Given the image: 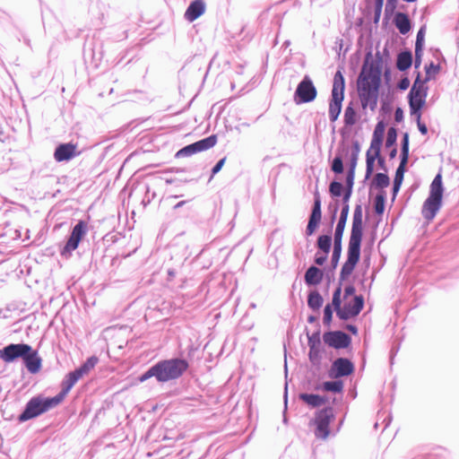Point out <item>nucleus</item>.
Here are the masks:
<instances>
[{
	"mask_svg": "<svg viewBox=\"0 0 459 459\" xmlns=\"http://www.w3.org/2000/svg\"><path fill=\"white\" fill-rule=\"evenodd\" d=\"M355 172L347 171L345 183L334 178L329 184L328 193L331 198H342V210L350 212V200L352 196Z\"/></svg>",
	"mask_w": 459,
	"mask_h": 459,
	"instance_id": "obj_6",
	"label": "nucleus"
},
{
	"mask_svg": "<svg viewBox=\"0 0 459 459\" xmlns=\"http://www.w3.org/2000/svg\"><path fill=\"white\" fill-rule=\"evenodd\" d=\"M338 308L326 303L323 308V325L330 328L333 324V313L337 314Z\"/></svg>",
	"mask_w": 459,
	"mask_h": 459,
	"instance_id": "obj_41",
	"label": "nucleus"
},
{
	"mask_svg": "<svg viewBox=\"0 0 459 459\" xmlns=\"http://www.w3.org/2000/svg\"><path fill=\"white\" fill-rule=\"evenodd\" d=\"M80 154L81 152L78 151L77 143L68 142L56 144L53 157L56 162H68Z\"/></svg>",
	"mask_w": 459,
	"mask_h": 459,
	"instance_id": "obj_23",
	"label": "nucleus"
},
{
	"mask_svg": "<svg viewBox=\"0 0 459 459\" xmlns=\"http://www.w3.org/2000/svg\"><path fill=\"white\" fill-rule=\"evenodd\" d=\"M386 203V193L383 191L376 198L375 212L377 215H382L385 212Z\"/></svg>",
	"mask_w": 459,
	"mask_h": 459,
	"instance_id": "obj_46",
	"label": "nucleus"
},
{
	"mask_svg": "<svg viewBox=\"0 0 459 459\" xmlns=\"http://www.w3.org/2000/svg\"><path fill=\"white\" fill-rule=\"evenodd\" d=\"M88 232V224L83 220H79L71 229L66 239L60 245V255L64 258L72 256L73 252L77 249L81 241L85 238Z\"/></svg>",
	"mask_w": 459,
	"mask_h": 459,
	"instance_id": "obj_8",
	"label": "nucleus"
},
{
	"mask_svg": "<svg viewBox=\"0 0 459 459\" xmlns=\"http://www.w3.org/2000/svg\"><path fill=\"white\" fill-rule=\"evenodd\" d=\"M349 212H345L344 211H341V213L339 215L334 233H332V255H331V260L330 264L333 265V269H336L339 261L342 255V236L344 233L346 222L348 220Z\"/></svg>",
	"mask_w": 459,
	"mask_h": 459,
	"instance_id": "obj_12",
	"label": "nucleus"
},
{
	"mask_svg": "<svg viewBox=\"0 0 459 459\" xmlns=\"http://www.w3.org/2000/svg\"><path fill=\"white\" fill-rule=\"evenodd\" d=\"M218 141L217 134H211L207 137L202 138L195 143L185 145L180 148L176 153L175 158L190 157L194 154L205 152L216 145Z\"/></svg>",
	"mask_w": 459,
	"mask_h": 459,
	"instance_id": "obj_16",
	"label": "nucleus"
},
{
	"mask_svg": "<svg viewBox=\"0 0 459 459\" xmlns=\"http://www.w3.org/2000/svg\"><path fill=\"white\" fill-rule=\"evenodd\" d=\"M424 70L426 74L425 82H429L441 71V65L430 61L429 64L425 65Z\"/></svg>",
	"mask_w": 459,
	"mask_h": 459,
	"instance_id": "obj_43",
	"label": "nucleus"
},
{
	"mask_svg": "<svg viewBox=\"0 0 459 459\" xmlns=\"http://www.w3.org/2000/svg\"><path fill=\"white\" fill-rule=\"evenodd\" d=\"M307 357L311 365L320 370L322 366L323 355L325 352L324 345H308Z\"/></svg>",
	"mask_w": 459,
	"mask_h": 459,
	"instance_id": "obj_33",
	"label": "nucleus"
},
{
	"mask_svg": "<svg viewBox=\"0 0 459 459\" xmlns=\"http://www.w3.org/2000/svg\"><path fill=\"white\" fill-rule=\"evenodd\" d=\"M314 391H326L333 394H342L344 391V382L342 379L316 382L312 385Z\"/></svg>",
	"mask_w": 459,
	"mask_h": 459,
	"instance_id": "obj_30",
	"label": "nucleus"
},
{
	"mask_svg": "<svg viewBox=\"0 0 459 459\" xmlns=\"http://www.w3.org/2000/svg\"><path fill=\"white\" fill-rule=\"evenodd\" d=\"M383 4L384 0H374V15L377 22L380 19Z\"/></svg>",
	"mask_w": 459,
	"mask_h": 459,
	"instance_id": "obj_58",
	"label": "nucleus"
},
{
	"mask_svg": "<svg viewBox=\"0 0 459 459\" xmlns=\"http://www.w3.org/2000/svg\"><path fill=\"white\" fill-rule=\"evenodd\" d=\"M380 91V88L357 84L358 96L363 110L368 108L369 102L376 95V91Z\"/></svg>",
	"mask_w": 459,
	"mask_h": 459,
	"instance_id": "obj_31",
	"label": "nucleus"
},
{
	"mask_svg": "<svg viewBox=\"0 0 459 459\" xmlns=\"http://www.w3.org/2000/svg\"><path fill=\"white\" fill-rule=\"evenodd\" d=\"M410 155V135L408 132L403 133L401 140L400 163L407 164Z\"/></svg>",
	"mask_w": 459,
	"mask_h": 459,
	"instance_id": "obj_39",
	"label": "nucleus"
},
{
	"mask_svg": "<svg viewBox=\"0 0 459 459\" xmlns=\"http://www.w3.org/2000/svg\"><path fill=\"white\" fill-rule=\"evenodd\" d=\"M305 332L307 336V345H323V335L321 336V326L318 325V327L312 333H309V330L306 327Z\"/></svg>",
	"mask_w": 459,
	"mask_h": 459,
	"instance_id": "obj_42",
	"label": "nucleus"
},
{
	"mask_svg": "<svg viewBox=\"0 0 459 459\" xmlns=\"http://www.w3.org/2000/svg\"><path fill=\"white\" fill-rule=\"evenodd\" d=\"M394 24L402 35L408 34L412 29V23L405 13H395Z\"/></svg>",
	"mask_w": 459,
	"mask_h": 459,
	"instance_id": "obj_36",
	"label": "nucleus"
},
{
	"mask_svg": "<svg viewBox=\"0 0 459 459\" xmlns=\"http://www.w3.org/2000/svg\"><path fill=\"white\" fill-rule=\"evenodd\" d=\"M198 345H195L191 340H189V344L186 347V354L184 356V359H188L190 363L195 358V353L198 351Z\"/></svg>",
	"mask_w": 459,
	"mask_h": 459,
	"instance_id": "obj_51",
	"label": "nucleus"
},
{
	"mask_svg": "<svg viewBox=\"0 0 459 459\" xmlns=\"http://www.w3.org/2000/svg\"><path fill=\"white\" fill-rule=\"evenodd\" d=\"M317 90L309 75L306 74L298 83L293 94V101L297 105L310 103L316 100Z\"/></svg>",
	"mask_w": 459,
	"mask_h": 459,
	"instance_id": "obj_14",
	"label": "nucleus"
},
{
	"mask_svg": "<svg viewBox=\"0 0 459 459\" xmlns=\"http://www.w3.org/2000/svg\"><path fill=\"white\" fill-rule=\"evenodd\" d=\"M445 187L443 185L442 174L439 171L434 177L430 186L428 197L423 202L421 214L427 223L430 222L437 216L443 205Z\"/></svg>",
	"mask_w": 459,
	"mask_h": 459,
	"instance_id": "obj_3",
	"label": "nucleus"
},
{
	"mask_svg": "<svg viewBox=\"0 0 459 459\" xmlns=\"http://www.w3.org/2000/svg\"><path fill=\"white\" fill-rule=\"evenodd\" d=\"M398 0H386L385 7V19L397 13L396 9L398 6Z\"/></svg>",
	"mask_w": 459,
	"mask_h": 459,
	"instance_id": "obj_48",
	"label": "nucleus"
},
{
	"mask_svg": "<svg viewBox=\"0 0 459 459\" xmlns=\"http://www.w3.org/2000/svg\"><path fill=\"white\" fill-rule=\"evenodd\" d=\"M360 149H361V146H360L359 142L356 139H353L351 141V147L350 148L349 155L351 157H358L359 158Z\"/></svg>",
	"mask_w": 459,
	"mask_h": 459,
	"instance_id": "obj_57",
	"label": "nucleus"
},
{
	"mask_svg": "<svg viewBox=\"0 0 459 459\" xmlns=\"http://www.w3.org/2000/svg\"><path fill=\"white\" fill-rule=\"evenodd\" d=\"M299 398L310 409L318 410V408L329 403L328 396L314 393H299Z\"/></svg>",
	"mask_w": 459,
	"mask_h": 459,
	"instance_id": "obj_29",
	"label": "nucleus"
},
{
	"mask_svg": "<svg viewBox=\"0 0 459 459\" xmlns=\"http://www.w3.org/2000/svg\"><path fill=\"white\" fill-rule=\"evenodd\" d=\"M423 53H424L423 48H415V56H414L412 64L414 65V68L416 70H418L421 65Z\"/></svg>",
	"mask_w": 459,
	"mask_h": 459,
	"instance_id": "obj_56",
	"label": "nucleus"
},
{
	"mask_svg": "<svg viewBox=\"0 0 459 459\" xmlns=\"http://www.w3.org/2000/svg\"><path fill=\"white\" fill-rule=\"evenodd\" d=\"M425 34H426V25H422L416 35L415 40V48H423L425 47Z\"/></svg>",
	"mask_w": 459,
	"mask_h": 459,
	"instance_id": "obj_52",
	"label": "nucleus"
},
{
	"mask_svg": "<svg viewBox=\"0 0 459 459\" xmlns=\"http://www.w3.org/2000/svg\"><path fill=\"white\" fill-rule=\"evenodd\" d=\"M397 135H398V133H397V129L395 127H391L388 130L387 139H386V143H385V146L387 148L396 146Z\"/></svg>",
	"mask_w": 459,
	"mask_h": 459,
	"instance_id": "obj_49",
	"label": "nucleus"
},
{
	"mask_svg": "<svg viewBox=\"0 0 459 459\" xmlns=\"http://www.w3.org/2000/svg\"><path fill=\"white\" fill-rule=\"evenodd\" d=\"M30 344L23 342L6 344L0 349V359L5 364L15 363L19 360L22 363L27 352L30 351Z\"/></svg>",
	"mask_w": 459,
	"mask_h": 459,
	"instance_id": "obj_15",
	"label": "nucleus"
},
{
	"mask_svg": "<svg viewBox=\"0 0 459 459\" xmlns=\"http://www.w3.org/2000/svg\"><path fill=\"white\" fill-rule=\"evenodd\" d=\"M333 202L328 204L329 214H336L342 210V198H332Z\"/></svg>",
	"mask_w": 459,
	"mask_h": 459,
	"instance_id": "obj_53",
	"label": "nucleus"
},
{
	"mask_svg": "<svg viewBox=\"0 0 459 459\" xmlns=\"http://www.w3.org/2000/svg\"><path fill=\"white\" fill-rule=\"evenodd\" d=\"M205 10L206 4L204 0H193L186 7L184 13V18L187 22H193L201 17L205 13Z\"/></svg>",
	"mask_w": 459,
	"mask_h": 459,
	"instance_id": "obj_28",
	"label": "nucleus"
},
{
	"mask_svg": "<svg viewBox=\"0 0 459 459\" xmlns=\"http://www.w3.org/2000/svg\"><path fill=\"white\" fill-rule=\"evenodd\" d=\"M392 101H393V97H389L388 95H386L385 97L382 98L381 100V108L379 109V112L381 115H385L387 114L391 108H392Z\"/></svg>",
	"mask_w": 459,
	"mask_h": 459,
	"instance_id": "obj_50",
	"label": "nucleus"
},
{
	"mask_svg": "<svg viewBox=\"0 0 459 459\" xmlns=\"http://www.w3.org/2000/svg\"><path fill=\"white\" fill-rule=\"evenodd\" d=\"M226 162V157L220 159L212 168L209 182L217 175L223 168Z\"/></svg>",
	"mask_w": 459,
	"mask_h": 459,
	"instance_id": "obj_54",
	"label": "nucleus"
},
{
	"mask_svg": "<svg viewBox=\"0 0 459 459\" xmlns=\"http://www.w3.org/2000/svg\"><path fill=\"white\" fill-rule=\"evenodd\" d=\"M355 363L345 357H339L332 361L328 370V377L332 379L347 377L355 372Z\"/></svg>",
	"mask_w": 459,
	"mask_h": 459,
	"instance_id": "obj_21",
	"label": "nucleus"
},
{
	"mask_svg": "<svg viewBox=\"0 0 459 459\" xmlns=\"http://www.w3.org/2000/svg\"><path fill=\"white\" fill-rule=\"evenodd\" d=\"M429 82H425V78L422 77V74L420 71L416 72V76L414 82L408 92L407 100H424L426 101V98L429 92Z\"/></svg>",
	"mask_w": 459,
	"mask_h": 459,
	"instance_id": "obj_25",
	"label": "nucleus"
},
{
	"mask_svg": "<svg viewBox=\"0 0 459 459\" xmlns=\"http://www.w3.org/2000/svg\"><path fill=\"white\" fill-rule=\"evenodd\" d=\"M58 405L59 403L54 396L37 394L26 402L20 414L16 417V422L22 424L35 420Z\"/></svg>",
	"mask_w": 459,
	"mask_h": 459,
	"instance_id": "obj_2",
	"label": "nucleus"
},
{
	"mask_svg": "<svg viewBox=\"0 0 459 459\" xmlns=\"http://www.w3.org/2000/svg\"><path fill=\"white\" fill-rule=\"evenodd\" d=\"M356 295V287L353 283H349L345 286L343 290V299H347L350 297H355Z\"/></svg>",
	"mask_w": 459,
	"mask_h": 459,
	"instance_id": "obj_59",
	"label": "nucleus"
},
{
	"mask_svg": "<svg viewBox=\"0 0 459 459\" xmlns=\"http://www.w3.org/2000/svg\"><path fill=\"white\" fill-rule=\"evenodd\" d=\"M323 342L325 346L335 350H351L352 338L342 330L328 329L323 333Z\"/></svg>",
	"mask_w": 459,
	"mask_h": 459,
	"instance_id": "obj_17",
	"label": "nucleus"
},
{
	"mask_svg": "<svg viewBox=\"0 0 459 459\" xmlns=\"http://www.w3.org/2000/svg\"><path fill=\"white\" fill-rule=\"evenodd\" d=\"M342 284H341V282L338 281L337 286L335 287L332 295V301L328 302V304L334 306L337 308L340 307V306L342 304Z\"/></svg>",
	"mask_w": 459,
	"mask_h": 459,
	"instance_id": "obj_44",
	"label": "nucleus"
},
{
	"mask_svg": "<svg viewBox=\"0 0 459 459\" xmlns=\"http://www.w3.org/2000/svg\"><path fill=\"white\" fill-rule=\"evenodd\" d=\"M385 126L386 123L384 120H378L375 126L372 136L383 138Z\"/></svg>",
	"mask_w": 459,
	"mask_h": 459,
	"instance_id": "obj_55",
	"label": "nucleus"
},
{
	"mask_svg": "<svg viewBox=\"0 0 459 459\" xmlns=\"http://www.w3.org/2000/svg\"><path fill=\"white\" fill-rule=\"evenodd\" d=\"M382 145L383 138L372 136L370 147L366 152V179L373 174L376 160L381 154Z\"/></svg>",
	"mask_w": 459,
	"mask_h": 459,
	"instance_id": "obj_22",
	"label": "nucleus"
},
{
	"mask_svg": "<svg viewBox=\"0 0 459 459\" xmlns=\"http://www.w3.org/2000/svg\"><path fill=\"white\" fill-rule=\"evenodd\" d=\"M365 307V299L362 295L355 296L352 300L342 304L338 307L337 317L341 321L356 319Z\"/></svg>",
	"mask_w": 459,
	"mask_h": 459,
	"instance_id": "obj_19",
	"label": "nucleus"
},
{
	"mask_svg": "<svg viewBox=\"0 0 459 459\" xmlns=\"http://www.w3.org/2000/svg\"><path fill=\"white\" fill-rule=\"evenodd\" d=\"M390 185V178L386 172H378L376 175L375 187L386 188Z\"/></svg>",
	"mask_w": 459,
	"mask_h": 459,
	"instance_id": "obj_45",
	"label": "nucleus"
},
{
	"mask_svg": "<svg viewBox=\"0 0 459 459\" xmlns=\"http://www.w3.org/2000/svg\"><path fill=\"white\" fill-rule=\"evenodd\" d=\"M335 270L332 264L323 268L311 264L305 272L304 282L307 287L311 288L317 287L325 280L326 288H329L330 284L334 281Z\"/></svg>",
	"mask_w": 459,
	"mask_h": 459,
	"instance_id": "obj_10",
	"label": "nucleus"
},
{
	"mask_svg": "<svg viewBox=\"0 0 459 459\" xmlns=\"http://www.w3.org/2000/svg\"><path fill=\"white\" fill-rule=\"evenodd\" d=\"M154 364L156 383L163 385L181 379L190 368L188 359L183 352L178 356L157 360Z\"/></svg>",
	"mask_w": 459,
	"mask_h": 459,
	"instance_id": "obj_1",
	"label": "nucleus"
},
{
	"mask_svg": "<svg viewBox=\"0 0 459 459\" xmlns=\"http://www.w3.org/2000/svg\"><path fill=\"white\" fill-rule=\"evenodd\" d=\"M360 118L361 114L355 107L354 101H350L344 109L343 124L346 127H352Z\"/></svg>",
	"mask_w": 459,
	"mask_h": 459,
	"instance_id": "obj_32",
	"label": "nucleus"
},
{
	"mask_svg": "<svg viewBox=\"0 0 459 459\" xmlns=\"http://www.w3.org/2000/svg\"><path fill=\"white\" fill-rule=\"evenodd\" d=\"M411 82L408 77L403 78L398 83V89L401 91H406L410 87Z\"/></svg>",
	"mask_w": 459,
	"mask_h": 459,
	"instance_id": "obj_62",
	"label": "nucleus"
},
{
	"mask_svg": "<svg viewBox=\"0 0 459 459\" xmlns=\"http://www.w3.org/2000/svg\"><path fill=\"white\" fill-rule=\"evenodd\" d=\"M412 63L413 56L410 49H403L397 55L396 66L399 71L407 72L411 67Z\"/></svg>",
	"mask_w": 459,
	"mask_h": 459,
	"instance_id": "obj_35",
	"label": "nucleus"
},
{
	"mask_svg": "<svg viewBox=\"0 0 459 459\" xmlns=\"http://www.w3.org/2000/svg\"><path fill=\"white\" fill-rule=\"evenodd\" d=\"M345 96V78L341 69L333 75L331 95L329 98L328 117L332 123L339 118Z\"/></svg>",
	"mask_w": 459,
	"mask_h": 459,
	"instance_id": "obj_5",
	"label": "nucleus"
},
{
	"mask_svg": "<svg viewBox=\"0 0 459 459\" xmlns=\"http://www.w3.org/2000/svg\"><path fill=\"white\" fill-rule=\"evenodd\" d=\"M363 210L361 204H356L353 212L352 225L349 242L362 243L363 238Z\"/></svg>",
	"mask_w": 459,
	"mask_h": 459,
	"instance_id": "obj_24",
	"label": "nucleus"
},
{
	"mask_svg": "<svg viewBox=\"0 0 459 459\" xmlns=\"http://www.w3.org/2000/svg\"><path fill=\"white\" fill-rule=\"evenodd\" d=\"M99 358L96 355H91L86 359L79 367L74 369L80 378L88 375L98 364Z\"/></svg>",
	"mask_w": 459,
	"mask_h": 459,
	"instance_id": "obj_37",
	"label": "nucleus"
},
{
	"mask_svg": "<svg viewBox=\"0 0 459 459\" xmlns=\"http://www.w3.org/2000/svg\"><path fill=\"white\" fill-rule=\"evenodd\" d=\"M352 127H346L343 124V127L340 128L339 134L342 137L338 147L335 152L334 157L329 155L328 161L330 164L331 170L335 175H341L343 173V159L349 156L350 146L347 144V140L351 135Z\"/></svg>",
	"mask_w": 459,
	"mask_h": 459,
	"instance_id": "obj_9",
	"label": "nucleus"
},
{
	"mask_svg": "<svg viewBox=\"0 0 459 459\" xmlns=\"http://www.w3.org/2000/svg\"><path fill=\"white\" fill-rule=\"evenodd\" d=\"M377 60H374L371 53L368 54L357 84L381 88L383 63L379 51L377 52Z\"/></svg>",
	"mask_w": 459,
	"mask_h": 459,
	"instance_id": "obj_4",
	"label": "nucleus"
},
{
	"mask_svg": "<svg viewBox=\"0 0 459 459\" xmlns=\"http://www.w3.org/2000/svg\"><path fill=\"white\" fill-rule=\"evenodd\" d=\"M80 379L81 378L74 370L69 371L65 375L60 384V391L56 395H54L59 404L64 402L66 395Z\"/></svg>",
	"mask_w": 459,
	"mask_h": 459,
	"instance_id": "obj_27",
	"label": "nucleus"
},
{
	"mask_svg": "<svg viewBox=\"0 0 459 459\" xmlns=\"http://www.w3.org/2000/svg\"><path fill=\"white\" fill-rule=\"evenodd\" d=\"M379 95H380V91H376V95L374 96V98L369 102V105H368V108H369L371 111H375L377 109Z\"/></svg>",
	"mask_w": 459,
	"mask_h": 459,
	"instance_id": "obj_61",
	"label": "nucleus"
},
{
	"mask_svg": "<svg viewBox=\"0 0 459 459\" xmlns=\"http://www.w3.org/2000/svg\"><path fill=\"white\" fill-rule=\"evenodd\" d=\"M336 415L332 406L327 405L316 411L309 425L314 427V435L317 439L326 440L331 434V424Z\"/></svg>",
	"mask_w": 459,
	"mask_h": 459,
	"instance_id": "obj_7",
	"label": "nucleus"
},
{
	"mask_svg": "<svg viewBox=\"0 0 459 459\" xmlns=\"http://www.w3.org/2000/svg\"><path fill=\"white\" fill-rule=\"evenodd\" d=\"M316 253L313 261L316 266H324L329 258V253L332 249V230L326 233L320 234L316 241Z\"/></svg>",
	"mask_w": 459,
	"mask_h": 459,
	"instance_id": "obj_20",
	"label": "nucleus"
},
{
	"mask_svg": "<svg viewBox=\"0 0 459 459\" xmlns=\"http://www.w3.org/2000/svg\"><path fill=\"white\" fill-rule=\"evenodd\" d=\"M307 304L311 311L319 314L324 305V297L317 290H310L307 292Z\"/></svg>",
	"mask_w": 459,
	"mask_h": 459,
	"instance_id": "obj_34",
	"label": "nucleus"
},
{
	"mask_svg": "<svg viewBox=\"0 0 459 459\" xmlns=\"http://www.w3.org/2000/svg\"><path fill=\"white\" fill-rule=\"evenodd\" d=\"M151 378H154L156 380L154 364H152L146 370L139 374L137 377V381L140 383H143Z\"/></svg>",
	"mask_w": 459,
	"mask_h": 459,
	"instance_id": "obj_47",
	"label": "nucleus"
},
{
	"mask_svg": "<svg viewBox=\"0 0 459 459\" xmlns=\"http://www.w3.org/2000/svg\"><path fill=\"white\" fill-rule=\"evenodd\" d=\"M361 256V244L349 242L346 260L342 264L338 281L343 284L354 272L357 267Z\"/></svg>",
	"mask_w": 459,
	"mask_h": 459,
	"instance_id": "obj_13",
	"label": "nucleus"
},
{
	"mask_svg": "<svg viewBox=\"0 0 459 459\" xmlns=\"http://www.w3.org/2000/svg\"><path fill=\"white\" fill-rule=\"evenodd\" d=\"M410 114L415 118V121L421 120L422 110L426 105V101L422 100H408Z\"/></svg>",
	"mask_w": 459,
	"mask_h": 459,
	"instance_id": "obj_40",
	"label": "nucleus"
},
{
	"mask_svg": "<svg viewBox=\"0 0 459 459\" xmlns=\"http://www.w3.org/2000/svg\"><path fill=\"white\" fill-rule=\"evenodd\" d=\"M406 172V164L399 163L398 167L396 168L393 186H392V195L393 199H394L397 195V194L400 191V188L402 186V184L404 179V174Z\"/></svg>",
	"mask_w": 459,
	"mask_h": 459,
	"instance_id": "obj_38",
	"label": "nucleus"
},
{
	"mask_svg": "<svg viewBox=\"0 0 459 459\" xmlns=\"http://www.w3.org/2000/svg\"><path fill=\"white\" fill-rule=\"evenodd\" d=\"M400 349V345H393L391 350H390V352H389V362H390V366L392 367L394 363V358Z\"/></svg>",
	"mask_w": 459,
	"mask_h": 459,
	"instance_id": "obj_60",
	"label": "nucleus"
},
{
	"mask_svg": "<svg viewBox=\"0 0 459 459\" xmlns=\"http://www.w3.org/2000/svg\"><path fill=\"white\" fill-rule=\"evenodd\" d=\"M42 364L43 359L39 354V351L30 345L22 362L23 367L30 374L36 375L41 371Z\"/></svg>",
	"mask_w": 459,
	"mask_h": 459,
	"instance_id": "obj_26",
	"label": "nucleus"
},
{
	"mask_svg": "<svg viewBox=\"0 0 459 459\" xmlns=\"http://www.w3.org/2000/svg\"><path fill=\"white\" fill-rule=\"evenodd\" d=\"M322 222V200L316 189L313 196V204L308 216L307 225L305 230V236L311 237L319 229Z\"/></svg>",
	"mask_w": 459,
	"mask_h": 459,
	"instance_id": "obj_18",
	"label": "nucleus"
},
{
	"mask_svg": "<svg viewBox=\"0 0 459 459\" xmlns=\"http://www.w3.org/2000/svg\"><path fill=\"white\" fill-rule=\"evenodd\" d=\"M101 30H98L91 39H87L83 45V58L87 63H91L95 68H98L104 57V40L101 39Z\"/></svg>",
	"mask_w": 459,
	"mask_h": 459,
	"instance_id": "obj_11",
	"label": "nucleus"
},
{
	"mask_svg": "<svg viewBox=\"0 0 459 459\" xmlns=\"http://www.w3.org/2000/svg\"><path fill=\"white\" fill-rule=\"evenodd\" d=\"M404 119V112L403 109L400 107L396 108L394 113V120L396 123H402Z\"/></svg>",
	"mask_w": 459,
	"mask_h": 459,
	"instance_id": "obj_63",
	"label": "nucleus"
},
{
	"mask_svg": "<svg viewBox=\"0 0 459 459\" xmlns=\"http://www.w3.org/2000/svg\"><path fill=\"white\" fill-rule=\"evenodd\" d=\"M431 51L433 57L437 59L439 63L446 62V58L439 48H431Z\"/></svg>",
	"mask_w": 459,
	"mask_h": 459,
	"instance_id": "obj_64",
	"label": "nucleus"
}]
</instances>
